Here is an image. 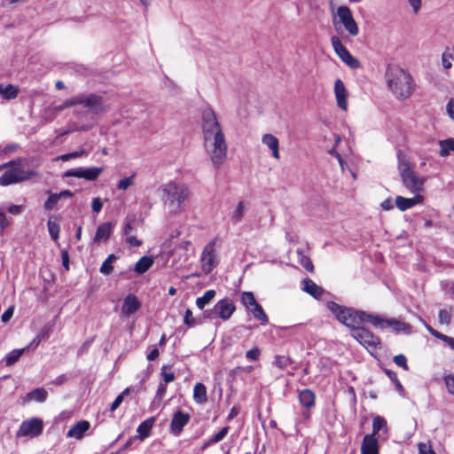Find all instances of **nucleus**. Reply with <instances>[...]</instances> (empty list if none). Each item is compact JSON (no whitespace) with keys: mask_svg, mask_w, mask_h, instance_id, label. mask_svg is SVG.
Masks as SVG:
<instances>
[{"mask_svg":"<svg viewBox=\"0 0 454 454\" xmlns=\"http://www.w3.org/2000/svg\"><path fill=\"white\" fill-rule=\"evenodd\" d=\"M52 325H45L43 327L40 331V333L37 334V336L33 340L31 344H35V346L39 345V343L49 337L50 333L52 330Z\"/></svg>","mask_w":454,"mask_h":454,"instance_id":"58836bf2","label":"nucleus"},{"mask_svg":"<svg viewBox=\"0 0 454 454\" xmlns=\"http://www.w3.org/2000/svg\"><path fill=\"white\" fill-rule=\"evenodd\" d=\"M261 350L255 347L246 353V358L249 361H257L260 357Z\"/></svg>","mask_w":454,"mask_h":454,"instance_id":"3c124183","label":"nucleus"},{"mask_svg":"<svg viewBox=\"0 0 454 454\" xmlns=\"http://www.w3.org/2000/svg\"><path fill=\"white\" fill-rule=\"evenodd\" d=\"M380 207L383 210H391L394 206L391 199H387L384 201L381 202Z\"/></svg>","mask_w":454,"mask_h":454,"instance_id":"338daca9","label":"nucleus"},{"mask_svg":"<svg viewBox=\"0 0 454 454\" xmlns=\"http://www.w3.org/2000/svg\"><path fill=\"white\" fill-rule=\"evenodd\" d=\"M18 92L19 89L12 84H0V95L6 99L15 98L18 96Z\"/></svg>","mask_w":454,"mask_h":454,"instance_id":"c85d7f7f","label":"nucleus"},{"mask_svg":"<svg viewBox=\"0 0 454 454\" xmlns=\"http://www.w3.org/2000/svg\"><path fill=\"white\" fill-rule=\"evenodd\" d=\"M47 391L43 387H38L27 394L24 403H30L31 401L43 403L47 399Z\"/></svg>","mask_w":454,"mask_h":454,"instance_id":"b1692460","label":"nucleus"},{"mask_svg":"<svg viewBox=\"0 0 454 454\" xmlns=\"http://www.w3.org/2000/svg\"><path fill=\"white\" fill-rule=\"evenodd\" d=\"M24 207L22 205H9L6 210L14 215H20L23 211Z\"/></svg>","mask_w":454,"mask_h":454,"instance_id":"6e6d98bb","label":"nucleus"},{"mask_svg":"<svg viewBox=\"0 0 454 454\" xmlns=\"http://www.w3.org/2000/svg\"><path fill=\"white\" fill-rule=\"evenodd\" d=\"M403 185L411 194H423L426 191L425 183L427 177L419 176L414 169V166L406 160H400L398 163Z\"/></svg>","mask_w":454,"mask_h":454,"instance_id":"20e7f679","label":"nucleus"},{"mask_svg":"<svg viewBox=\"0 0 454 454\" xmlns=\"http://www.w3.org/2000/svg\"><path fill=\"white\" fill-rule=\"evenodd\" d=\"M438 318L440 324L449 325L451 322V310L441 309L439 311Z\"/></svg>","mask_w":454,"mask_h":454,"instance_id":"79ce46f5","label":"nucleus"},{"mask_svg":"<svg viewBox=\"0 0 454 454\" xmlns=\"http://www.w3.org/2000/svg\"><path fill=\"white\" fill-rule=\"evenodd\" d=\"M161 375L163 377V383L168 384L175 380L176 377L173 372H168L166 371V367H163L161 370Z\"/></svg>","mask_w":454,"mask_h":454,"instance_id":"5fc2aeb1","label":"nucleus"},{"mask_svg":"<svg viewBox=\"0 0 454 454\" xmlns=\"http://www.w3.org/2000/svg\"><path fill=\"white\" fill-rule=\"evenodd\" d=\"M27 348L14 349L8 353L5 356V362L7 365H12L16 363L20 357L24 354Z\"/></svg>","mask_w":454,"mask_h":454,"instance_id":"4c0bfd02","label":"nucleus"},{"mask_svg":"<svg viewBox=\"0 0 454 454\" xmlns=\"http://www.w3.org/2000/svg\"><path fill=\"white\" fill-rule=\"evenodd\" d=\"M13 312H14V308L13 307H10L9 309H7L3 313L2 317H1L2 321L4 323H7L12 318V317L13 316Z\"/></svg>","mask_w":454,"mask_h":454,"instance_id":"052dcab7","label":"nucleus"},{"mask_svg":"<svg viewBox=\"0 0 454 454\" xmlns=\"http://www.w3.org/2000/svg\"><path fill=\"white\" fill-rule=\"evenodd\" d=\"M444 382L449 393L454 395V374L445 376Z\"/></svg>","mask_w":454,"mask_h":454,"instance_id":"864d4df0","label":"nucleus"},{"mask_svg":"<svg viewBox=\"0 0 454 454\" xmlns=\"http://www.w3.org/2000/svg\"><path fill=\"white\" fill-rule=\"evenodd\" d=\"M190 415L188 413H184L183 411H176L170 424L171 432L175 435H179L183 431L184 427L189 422Z\"/></svg>","mask_w":454,"mask_h":454,"instance_id":"6ab92c4d","label":"nucleus"},{"mask_svg":"<svg viewBox=\"0 0 454 454\" xmlns=\"http://www.w3.org/2000/svg\"><path fill=\"white\" fill-rule=\"evenodd\" d=\"M117 260L114 254H109L107 258L102 263L99 271L104 275H109L113 272V263Z\"/></svg>","mask_w":454,"mask_h":454,"instance_id":"72a5a7b5","label":"nucleus"},{"mask_svg":"<svg viewBox=\"0 0 454 454\" xmlns=\"http://www.w3.org/2000/svg\"><path fill=\"white\" fill-rule=\"evenodd\" d=\"M9 225V222L5 215V210L0 208V227L2 230L5 229Z\"/></svg>","mask_w":454,"mask_h":454,"instance_id":"bf43d9fd","label":"nucleus"},{"mask_svg":"<svg viewBox=\"0 0 454 454\" xmlns=\"http://www.w3.org/2000/svg\"><path fill=\"white\" fill-rule=\"evenodd\" d=\"M420 454H435L430 448L426 444H419V446Z\"/></svg>","mask_w":454,"mask_h":454,"instance_id":"774afa93","label":"nucleus"},{"mask_svg":"<svg viewBox=\"0 0 454 454\" xmlns=\"http://www.w3.org/2000/svg\"><path fill=\"white\" fill-rule=\"evenodd\" d=\"M331 43L335 53L347 66L353 69L359 67V61L350 54L338 36H333Z\"/></svg>","mask_w":454,"mask_h":454,"instance_id":"4468645a","label":"nucleus"},{"mask_svg":"<svg viewBox=\"0 0 454 454\" xmlns=\"http://www.w3.org/2000/svg\"><path fill=\"white\" fill-rule=\"evenodd\" d=\"M215 290H207L201 297L196 299V305L200 309H203L215 297Z\"/></svg>","mask_w":454,"mask_h":454,"instance_id":"2f4dec72","label":"nucleus"},{"mask_svg":"<svg viewBox=\"0 0 454 454\" xmlns=\"http://www.w3.org/2000/svg\"><path fill=\"white\" fill-rule=\"evenodd\" d=\"M76 105H82L90 112L99 114L106 110V106L102 98L96 94L78 95L66 100L61 106V109L71 107Z\"/></svg>","mask_w":454,"mask_h":454,"instance_id":"6e6552de","label":"nucleus"},{"mask_svg":"<svg viewBox=\"0 0 454 454\" xmlns=\"http://www.w3.org/2000/svg\"><path fill=\"white\" fill-rule=\"evenodd\" d=\"M289 364V358L285 356H278L274 360V365L280 369H285Z\"/></svg>","mask_w":454,"mask_h":454,"instance_id":"8fccbe9b","label":"nucleus"},{"mask_svg":"<svg viewBox=\"0 0 454 454\" xmlns=\"http://www.w3.org/2000/svg\"><path fill=\"white\" fill-rule=\"evenodd\" d=\"M245 210H246V207H245L244 202L239 201L236 205V207H234V209L231 213V220L235 223H239L244 217Z\"/></svg>","mask_w":454,"mask_h":454,"instance_id":"f704fd0d","label":"nucleus"},{"mask_svg":"<svg viewBox=\"0 0 454 454\" xmlns=\"http://www.w3.org/2000/svg\"><path fill=\"white\" fill-rule=\"evenodd\" d=\"M428 332L434 337L440 339V340H444L445 342H447L451 348H454V339L451 338V337H449V336H446L435 330H434L432 327L430 326H427Z\"/></svg>","mask_w":454,"mask_h":454,"instance_id":"a19ab883","label":"nucleus"},{"mask_svg":"<svg viewBox=\"0 0 454 454\" xmlns=\"http://www.w3.org/2000/svg\"><path fill=\"white\" fill-rule=\"evenodd\" d=\"M301 264L309 272L313 271V264L309 258L302 256L301 259Z\"/></svg>","mask_w":454,"mask_h":454,"instance_id":"13d9d810","label":"nucleus"},{"mask_svg":"<svg viewBox=\"0 0 454 454\" xmlns=\"http://www.w3.org/2000/svg\"><path fill=\"white\" fill-rule=\"evenodd\" d=\"M315 394L310 389H303L299 392V401L306 408L313 407L315 404Z\"/></svg>","mask_w":454,"mask_h":454,"instance_id":"a878e982","label":"nucleus"},{"mask_svg":"<svg viewBox=\"0 0 454 454\" xmlns=\"http://www.w3.org/2000/svg\"><path fill=\"white\" fill-rule=\"evenodd\" d=\"M135 230L134 223L130 221L127 222L123 227V235H129Z\"/></svg>","mask_w":454,"mask_h":454,"instance_id":"69168bd1","label":"nucleus"},{"mask_svg":"<svg viewBox=\"0 0 454 454\" xmlns=\"http://www.w3.org/2000/svg\"><path fill=\"white\" fill-rule=\"evenodd\" d=\"M192 397L196 403L203 404L207 403V387L203 383L199 382L195 384Z\"/></svg>","mask_w":454,"mask_h":454,"instance_id":"5701e85b","label":"nucleus"},{"mask_svg":"<svg viewBox=\"0 0 454 454\" xmlns=\"http://www.w3.org/2000/svg\"><path fill=\"white\" fill-rule=\"evenodd\" d=\"M47 226L51 239L57 240L59 239L60 231L59 224L57 222L52 221L51 218H50L48 220Z\"/></svg>","mask_w":454,"mask_h":454,"instance_id":"ea45409f","label":"nucleus"},{"mask_svg":"<svg viewBox=\"0 0 454 454\" xmlns=\"http://www.w3.org/2000/svg\"><path fill=\"white\" fill-rule=\"evenodd\" d=\"M135 176H136V174H133L129 177L120 180L117 184V188L119 190L126 191L127 189H129L130 186H132L134 184Z\"/></svg>","mask_w":454,"mask_h":454,"instance_id":"37998d69","label":"nucleus"},{"mask_svg":"<svg viewBox=\"0 0 454 454\" xmlns=\"http://www.w3.org/2000/svg\"><path fill=\"white\" fill-rule=\"evenodd\" d=\"M394 362L397 366L402 367L403 370L408 371L407 359L403 355H397L394 357Z\"/></svg>","mask_w":454,"mask_h":454,"instance_id":"603ef678","label":"nucleus"},{"mask_svg":"<svg viewBox=\"0 0 454 454\" xmlns=\"http://www.w3.org/2000/svg\"><path fill=\"white\" fill-rule=\"evenodd\" d=\"M236 310L233 301L229 298L218 301L212 309L204 312V317L209 319L220 318L226 321L231 318Z\"/></svg>","mask_w":454,"mask_h":454,"instance_id":"9d476101","label":"nucleus"},{"mask_svg":"<svg viewBox=\"0 0 454 454\" xmlns=\"http://www.w3.org/2000/svg\"><path fill=\"white\" fill-rule=\"evenodd\" d=\"M123 401V393L120 394L111 404V411H115Z\"/></svg>","mask_w":454,"mask_h":454,"instance_id":"0e129e2a","label":"nucleus"},{"mask_svg":"<svg viewBox=\"0 0 454 454\" xmlns=\"http://www.w3.org/2000/svg\"><path fill=\"white\" fill-rule=\"evenodd\" d=\"M381 430H387V421L384 418L376 416L373 418L372 421V433L369 435H373L376 437V434H378Z\"/></svg>","mask_w":454,"mask_h":454,"instance_id":"7c9ffc66","label":"nucleus"},{"mask_svg":"<svg viewBox=\"0 0 454 454\" xmlns=\"http://www.w3.org/2000/svg\"><path fill=\"white\" fill-rule=\"evenodd\" d=\"M153 264V260L150 256H143L138 260V262L135 264V271L138 274H143L146 272Z\"/></svg>","mask_w":454,"mask_h":454,"instance_id":"cd10ccee","label":"nucleus"},{"mask_svg":"<svg viewBox=\"0 0 454 454\" xmlns=\"http://www.w3.org/2000/svg\"><path fill=\"white\" fill-rule=\"evenodd\" d=\"M387 89L398 99L410 98L415 90V82L411 74L403 68L388 65L385 72Z\"/></svg>","mask_w":454,"mask_h":454,"instance_id":"f03ea898","label":"nucleus"},{"mask_svg":"<svg viewBox=\"0 0 454 454\" xmlns=\"http://www.w3.org/2000/svg\"><path fill=\"white\" fill-rule=\"evenodd\" d=\"M351 335L368 350H375L380 344V338L363 326L356 328Z\"/></svg>","mask_w":454,"mask_h":454,"instance_id":"f8f14e48","label":"nucleus"},{"mask_svg":"<svg viewBox=\"0 0 454 454\" xmlns=\"http://www.w3.org/2000/svg\"><path fill=\"white\" fill-rule=\"evenodd\" d=\"M361 454H379V442L373 435H365L361 444Z\"/></svg>","mask_w":454,"mask_h":454,"instance_id":"4be33fe9","label":"nucleus"},{"mask_svg":"<svg viewBox=\"0 0 454 454\" xmlns=\"http://www.w3.org/2000/svg\"><path fill=\"white\" fill-rule=\"evenodd\" d=\"M155 422V418L151 417L143 421L137 427V432L141 440L147 438L150 435L153 426Z\"/></svg>","mask_w":454,"mask_h":454,"instance_id":"393cba45","label":"nucleus"},{"mask_svg":"<svg viewBox=\"0 0 454 454\" xmlns=\"http://www.w3.org/2000/svg\"><path fill=\"white\" fill-rule=\"evenodd\" d=\"M184 323L188 327H193V326H195L198 324L196 319L192 316V310L189 309H186L185 312H184Z\"/></svg>","mask_w":454,"mask_h":454,"instance_id":"49530a36","label":"nucleus"},{"mask_svg":"<svg viewBox=\"0 0 454 454\" xmlns=\"http://www.w3.org/2000/svg\"><path fill=\"white\" fill-rule=\"evenodd\" d=\"M220 248L221 240L218 238H214L202 249L200 265L205 275L211 273L218 266Z\"/></svg>","mask_w":454,"mask_h":454,"instance_id":"0eeeda50","label":"nucleus"},{"mask_svg":"<svg viewBox=\"0 0 454 454\" xmlns=\"http://www.w3.org/2000/svg\"><path fill=\"white\" fill-rule=\"evenodd\" d=\"M165 203L172 211L179 212L182 209V204L188 200L191 192L189 187L177 182H168L161 188Z\"/></svg>","mask_w":454,"mask_h":454,"instance_id":"39448f33","label":"nucleus"},{"mask_svg":"<svg viewBox=\"0 0 454 454\" xmlns=\"http://www.w3.org/2000/svg\"><path fill=\"white\" fill-rule=\"evenodd\" d=\"M333 25L337 31L341 28L350 36H356L359 34V27L355 20L351 10L345 5L337 7L332 14Z\"/></svg>","mask_w":454,"mask_h":454,"instance_id":"423d86ee","label":"nucleus"},{"mask_svg":"<svg viewBox=\"0 0 454 454\" xmlns=\"http://www.w3.org/2000/svg\"><path fill=\"white\" fill-rule=\"evenodd\" d=\"M35 171H25L21 168L20 163L10 162L7 169L0 177V185L7 186L12 184L27 180L35 176Z\"/></svg>","mask_w":454,"mask_h":454,"instance_id":"1a4fd4ad","label":"nucleus"},{"mask_svg":"<svg viewBox=\"0 0 454 454\" xmlns=\"http://www.w3.org/2000/svg\"><path fill=\"white\" fill-rule=\"evenodd\" d=\"M203 147L211 164L219 168L227 158L228 144L223 128L211 108H206L201 115Z\"/></svg>","mask_w":454,"mask_h":454,"instance_id":"f257e3e1","label":"nucleus"},{"mask_svg":"<svg viewBox=\"0 0 454 454\" xmlns=\"http://www.w3.org/2000/svg\"><path fill=\"white\" fill-rule=\"evenodd\" d=\"M248 311L252 313L256 319L260 320L262 325H266L268 323V316L264 312L262 307L258 302L252 308H250Z\"/></svg>","mask_w":454,"mask_h":454,"instance_id":"c756f323","label":"nucleus"},{"mask_svg":"<svg viewBox=\"0 0 454 454\" xmlns=\"http://www.w3.org/2000/svg\"><path fill=\"white\" fill-rule=\"evenodd\" d=\"M333 92L336 98L337 106L340 109L346 112L348 110V90L340 79L334 82Z\"/></svg>","mask_w":454,"mask_h":454,"instance_id":"2eb2a0df","label":"nucleus"},{"mask_svg":"<svg viewBox=\"0 0 454 454\" xmlns=\"http://www.w3.org/2000/svg\"><path fill=\"white\" fill-rule=\"evenodd\" d=\"M103 204L99 198H94L92 200V210L95 213H99L102 209Z\"/></svg>","mask_w":454,"mask_h":454,"instance_id":"e2e57ef3","label":"nucleus"},{"mask_svg":"<svg viewBox=\"0 0 454 454\" xmlns=\"http://www.w3.org/2000/svg\"><path fill=\"white\" fill-rule=\"evenodd\" d=\"M59 200L60 198L59 197L58 193L51 194L44 203V208L46 210H52L56 207Z\"/></svg>","mask_w":454,"mask_h":454,"instance_id":"c03bdc74","label":"nucleus"},{"mask_svg":"<svg viewBox=\"0 0 454 454\" xmlns=\"http://www.w3.org/2000/svg\"><path fill=\"white\" fill-rule=\"evenodd\" d=\"M452 59H453V55L451 53L444 51L442 54V67L444 69L449 70L450 68H451Z\"/></svg>","mask_w":454,"mask_h":454,"instance_id":"de8ad7c7","label":"nucleus"},{"mask_svg":"<svg viewBox=\"0 0 454 454\" xmlns=\"http://www.w3.org/2000/svg\"><path fill=\"white\" fill-rule=\"evenodd\" d=\"M368 321L372 324L375 327L380 329L389 328L395 333H405L411 332V325L404 321L398 318H387L380 316H368Z\"/></svg>","mask_w":454,"mask_h":454,"instance_id":"9b49d317","label":"nucleus"},{"mask_svg":"<svg viewBox=\"0 0 454 454\" xmlns=\"http://www.w3.org/2000/svg\"><path fill=\"white\" fill-rule=\"evenodd\" d=\"M414 196L411 198H405L403 196H397L395 198V205L397 208L403 212L406 211L417 205H421L424 203L425 196L423 194H413Z\"/></svg>","mask_w":454,"mask_h":454,"instance_id":"dca6fc26","label":"nucleus"},{"mask_svg":"<svg viewBox=\"0 0 454 454\" xmlns=\"http://www.w3.org/2000/svg\"><path fill=\"white\" fill-rule=\"evenodd\" d=\"M229 427H223L217 434H215L213 437L208 439V443H216L222 441L228 434Z\"/></svg>","mask_w":454,"mask_h":454,"instance_id":"a18cd8bd","label":"nucleus"},{"mask_svg":"<svg viewBox=\"0 0 454 454\" xmlns=\"http://www.w3.org/2000/svg\"><path fill=\"white\" fill-rule=\"evenodd\" d=\"M326 307L334 314L337 320L350 328L352 333H354L356 328L360 327L364 321H368V316H370L363 311L342 307L334 301H328Z\"/></svg>","mask_w":454,"mask_h":454,"instance_id":"7ed1b4c3","label":"nucleus"},{"mask_svg":"<svg viewBox=\"0 0 454 454\" xmlns=\"http://www.w3.org/2000/svg\"><path fill=\"white\" fill-rule=\"evenodd\" d=\"M446 111L449 116L454 120V99L450 98L446 105Z\"/></svg>","mask_w":454,"mask_h":454,"instance_id":"680f3d73","label":"nucleus"},{"mask_svg":"<svg viewBox=\"0 0 454 454\" xmlns=\"http://www.w3.org/2000/svg\"><path fill=\"white\" fill-rule=\"evenodd\" d=\"M83 173H84L83 168H77L68 169L67 171H66L64 176L67 177L83 178Z\"/></svg>","mask_w":454,"mask_h":454,"instance_id":"09e8293b","label":"nucleus"},{"mask_svg":"<svg viewBox=\"0 0 454 454\" xmlns=\"http://www.w3.org/2000/svg\"><path fill=\"white\" fill-rule=\"evenodd\" d=\"M440 155L446 157L450 152H454V138H449L439 142Z\"/></svg>","mask_w":454,"mask_h":454,"instance_id":"473e14b6","label":"nucleus"},{"mask_svg":"<svg viewBox=\"0 0 454 454\" xmlns=\"http://www.w3.org/2000/svg\"><path fill=\"white\" fill-rule=\"evenodd\" d=\"M43 421L39 418L24 420L18 430V436L36 437L43 433Z\"/></svg>","mask_w":454,"mask_h":454,"instance_id":"ddd939ff","label":"nucleus"},{"mask_svg":"<svg viewBox=\"0 0 454 454\" xmlns=\"http://www.w3.org/2000/svg\"><path fill=\"white\" fill-rule=\"evenodd\" d=\"M262 143L270 151L272 158L275 160L280 159L279 140L276 136L270 133L264 134L262 137Z\"/></svg>","mask_w":454,"mask_h":454,"instance_id":"aec40b11","label":"nucleus"},{"mask_svg":"<svg viewBox=\"0 0 454 454\" xmlns=\"http://www.w3.org/2000/svg\"><path fill=\"white\" fill-rule=\"evenodd\" d=\"M90 423L87 420H80L75 425L70 427L67 433L68 438H74L76 440H82L90 429Z\"/></svg>","mask_w":454,"mask_h":454,"instance_id":"412c9836","label":"nucleus"},{"mask_svg":"<svg viewBox=\"0 0 454 454\" xmlns=\"http://www.w3.org/2000/svg\"><path fill=\"white\" fill-rule=\"evenodd\" d=\"M141 308V302L137 297L132 294H128L121 309V314L122 317H129L132 314L137 312Z\"/></svg>","mask_w":454,"mask_h":454,"instance_id":"f3484780","label":"nucleus"},{"mask_svg":"<svg viewBox=\"0 0 454 454\" xmlns=\"http://www.w3.org/2000/svg\"><path fill=\"white\" fill-rule=\"evenodd\" d=\"M240 301L247 310L257 303L252 292H243L241 294Z\"/></svg>","mask_w":454,"mask_h":454,"instance_id":"e433bc0d","label":"nucleus"},{"mask_svg":"<svg viewBox=\"0 0 454 454\" xmlns=\"http://www.w3.org/2000/svg\"><path fill=\"white\" fill-rule=\"evenodd\" d=\"M114 224L109 222L99 224L93 238V242L98 245L106 242L114 231Z\"/></svg>","mask_w":454,"mask_h":454,"instance_id":"a211bd4d","label":"nucleus"},{"mask_svg":"<svg viewBox=\"0 0 454 454\" xmlns=\"http://www.w3.org/2000/svg\"><path fill=\"white\" fill-rule=\"evenodd\" d=\"M102 172H103V168L93 167V168H84L83 179L88 180V181H95L98 179V177L99 176V175Z\"/></svg>","mask_w":454,"mask_h":454,"instance_id":"c9c22d12","label":"nucleus"},{"mask_svg":"<svg viewBox=\"0 0 454 454\" xmlns=\"http://www.w3.org/2000/svg\"><path fill=\"white\" fill-rule=\"evenodd\" d=\"M303 285V290L314 298L318 299L323 294V289L311 279H305Z\"/></svg>","mask_w":454,"mask_h":454,"instance_id":"bb28decb","label":"nucleus"},{"mask_svg":"<svg viewBox=\"0 0 454 454\" xmlns=\"http://www.w3.org/2000/svg\"><path fill=\"white\" fill-rule=\"evenodd\" d=\"M126 242L130 247H140L142 245V241L137 239L134 235H126Z\"/></svg>","mask_w":454,"mask_h":454,"instance_id":"4d7b16f0","label":"nucleus"}]
</instances>
